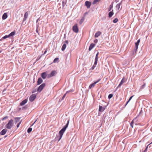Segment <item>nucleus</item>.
<instances>
[{
    "label": "nucleus",
    "mask_w": 152,
    "mask_h": 152,
    "mask_svg": "<svg viewBox=\"0 0 152 152\" xmlns=\"http://www.w3.org/2000/svg\"><path fill=\"white\" fill-rule=\"evenodd\" d=\"M69 120L67 121V124L64 126L63 128H62L59 132V136H56L55 138L56 140H58L59 141L61 138L64 133L66 130V128L68 127Z\"/></svg>",
    "instance_id": "f257e3e1"
},
{
    "label": "nucleus",
    "mask_w": 152,
    "mask_h": 152,
    "mask_svg": "<svg viewBox=\"0 0 152 152\" xmlns=\"http://www.w3.org/2000/svg\"><path fill=\"white\" fill-rule=\"evenodd\" d=\"M13 120L11 119L10 120L8 123L6 125V127L8 129H10L12 126Z\"/></svg>",
    "instance_id": "f03ea898"
},
{
    "label": "nucleus",
    "mask_w": 152,
    "mask_h": 152,
    "mask_svg": "<svg viewBox=\"0 0 152 152\" xmlns=\"http://www.w3.org/2000/svg\"><path fill=\"white\" fill-rule=\"evenodd\" d=\"M57 72L56 71H53L51 72L50 74L47 75V77L50 78L51 77L54 76L57 74Z\"/></svg>",
    "instance_id": "7ed1b4c3"
},
{
    "label": "nucleus",
    "mask_w": 152,
    "mask_h": 152,
    "mask_svg": "<svg viewBox=\"0 0 152 152\" xmlns=\"http://www.w3.org/2000/svg\"><path fill=\"white\" fill-rule=\"evenodd\" d=\"M45 85V83H43L42 85H40L38 88L37 91L39 92H40L43 89Z\"/></svg>",
    "instance_id": "20e7f679"
},
{
    "label": "nucleus",
    "mask_w": 152,
    "mask_h": 152,
    "mask_svg": "<svg viewBox=\"0 0 152 152\" xmlns=\"http://www.w3.org/2000/svg\"><path fill=\"white\" fill-rule=\"evenodd\" d=\"M72 29L73 31L76 33H77L79 31V28L77 26V24H75L72 27Z\"/></svg>",
    "instance_id": "39448f33"
},
{
    "label": "nucleus",
    "mask_w": 152,
    "mask_h": 152,
    "mask_svg": "<svg viewBox=\"0 0 152 152\" xmlns=\"http://www.w3.org/2000/svg\"><path fill=\"white\" fill-rule=\"evenodd\" d=\"M36 97V95L35 94H33L30 96L29 98V100L31 102H33L34 100Z\"/></svg>",
    "instance_id": "423d86ee"
},
{
    "label": "nucleus",
    "mask_w": 152,
    "mask_h": 152,
    "mask_svg": "<svg viewBox=\"0 0 152 152\" xmlns=\"http://www.w3.org/2000/svg\"><path fill=\"white\" fill-rule=\"evenodd\" d=\"M139 43H137V42L135 43V47L134 49L132 51V55H133L134 53H135L138 48V46L139 45Z\"/></svg>",
    "instance_id": "0eeeda50"
},
{
    "label": "nucleus",
    "mask_w": 152,
    "mask_h": 152,
    "mask_svg": "<svg viewBox=\"0 0 152 152\" xmlns=\"http://www.w3.org/2000/svg\"><path fill=\"white\" fill-rule=\"evenodd\" d=\"M100 79H99L98 80V81H96V82H95L94 83L91 84L89 86V89H91V88H92V87H94V86L97 83H98L100 80Z\"/></svg>",
    "instance_id": "6e6552de"
},
{
    "label": "nucleus",
    "mask_w": 152,
    "mask_h": 152,
    "mask_svg": "<svg viewBox=\"0 0 152 152\" xmlns=\"http://www.w3.org/2000/svg\"><path fill=\"white\" fill-rule=\"evenodd\" d=\"M85 4L88 8H89L91 5V3L89 1H86Z\"/></svg>",
    "instance_id": "1a4fd4ad"
},
{
    "label": "nucleus",
    "mask_w": 152,
    "mask_h": 152,
    "mask_svg": "<svg viewBox=\"0 0 152 152\" xmlns=\"http://www.w3.org/2000/svg\"><path fill=\"white\" fill-rule=\"evenodd\" d=\"M47 72H45L42 73L41 76L43 79H45L47 77Z\"/></svg>",
    "instance_id": "9d476101"
},
{
    "label": "nucleus",
    "mask_w": 152,
    "mask_h": 152,
    "mask_svg": "<svg viewBox=\"0 0 152 152\" xmlns=\"http://www.w3.org/2000/svg\"><path fill=\"white\" fill-rule=\"evenodd\" d=\"M7 131V130L6 129H3L0 132V134L1 135H4Z\"/></svg>",
    "instance_id": "9b49d317"
},
{
    "label": "nucleus",
    "mask_w": 152,
    "mask_h": 152,
    "mask_svg": "<svg viewBox=\"0 0 152 152\" xmlns=\"http://www.w3.org/2000/svg\"><path fill=\"white\" fill-rule=\"evenodd\" d=\"M28 101V100L27 99H26L23 100L22 102L20 103V105L23 106Z\"/></svg>",
    "instance_id": "f8f14e48"
},
{
    "label": "nucleus",
    "mask_w": 152,
    "mask_h": 152,
    "mask_svg": "<svg viewBox=\"0 0 152 152\" xmlns=\"http://www.w3.org/2000/svg\"><path fill=\"white\" fill-rule=\"evenodd\" d=\"M105 107H102V106H99V111L100 112H103L105 109Z\"/></svg>",
    "instance_id": "ddd939ff"
},
{
    "label": "nucleus",
    "mask_w": 152,
    "mask_h": 152,
    "mask_svg": "<svg viewBox=\"0 0 152 152\" xmlns=\"http://www.w3.org/2000/svg\"><path fill=\"white\" fill-rule=\"evenodd\" d=\"M43 80L42 78L40 77L38 79L37 83V85H39L41 84Z\"/></svg>",
    "instance_id": "4468645a"
},
{
    "label": "nucleus",
    "mask_w": 152,
    "mask_h": 152,
    "mask_svg": "<svg viewBox=\"0 0 152 152\" xmlns=\"http://www.w3.org/2000/svg\"><path fill=\"white\" fill-rule=\"evenodd\" d=\"M7 17V13H4L2 16V19L3 20H5L6 19Z\"/></svg>",
    "instance_id": "2eb2a0df"
},
{
    "label": "nucleus",
    "mask_w": 152,
    "mask_h": 152,
    "mask_svg": "<svg viewBox=\"0 0 152 152\" xmlns=\"http://www.w3.org/2000/svg\"><path fill=\"white\" fill-rule=\"evenodd\" d=\"M28 16V12H25V14L24 16V18L23 19V21L25 20H26V18H27Z\"/></svg>",
    "instance_id": "dca6fc26"
},
{
    "label": "nucleus",
    "mask_w": 152,
    "mask_h": 152,
    "mask_svg": "<svg viewBox=\"0 0 152 152\" xmlns=\"http://www.w3.org/2000/svg\"><path fill=\"white\" fill-rule=\"evenodd\" d=\"M101 34V32L100 31H98L95 34V37H99V35H100V34Z\"/></svg>",
    "instance_id": "f3484780"
},
{
    "label": "nucleus",
    "mask_w": 152,
    "mask_h": 152,
    "mask_svg": "<svg viewBox=\"0 0 152 152\" xmlns=\"http://www.w3.org/2000/svg\"><path fill=\"white\" fill-rule=\"evenodd\" d=\"M95 45L94 44H93V43L91 44L89 46V51L91 50L93 48L94 46Z\"/></svg>",
    "instance_id": "a211bd4d"
},
{
    "label": "nucleus",
    "mask_w": 152,
    "mask_h": 152,
    "mask_svg": "<svg viewBox=\"0 0 152 152\" xmlns=\"http://www.w3.org/2000/svg\"><path fill=\"white\" fill-rule=\"evenodd\" d=\"M84 16H83L82 18L80 19V21L79 22V24L81 25L82 23L83 22L84 19H85Z\"/></svg>",
    "instance_id": "6ab92c4d"
},
{
    "label": "nucleus",
    "mask_w": 152,
    "mask_h": 152,
    "mask_svg": "<svg viewBox=\"0 0 152 152\" xmlns=\"http://www.w3.org/2000/svg\"><path fill=\"white\" fill-rule=\"evenodd\" d=\"M113 10L112 11L109 12L108 14V16L109 18H111L112 16L113 15L114 13L113 12Z\"/></svg>",
    "instance_id": "aec40b11"
},
{
    "label": "nucleus",
    "mask_w": 152,
    "mask_h": 152,
    "mask_svg": "<svg viewBox=\"0 0 152 152\" xmlns=\"http://www.w3.org/2000/svg\"><path fill=\"white\" fill-rule=\"evenodd\" d=\"M121 2L119 3V4H118L115 6L116 8L118 10L119 9V8H120V6L121 4Z\"/></svg>",
    "instance_id": "412c9836"
},
{
    "label": "nucleus",
    "mask_w": 152,
    "mask_h": 152,
    "mask_svg": "<svg viewBox=\"0 0 152 152\" xmlns=\"http://www.w3.org/2000/svg\"><path fill=\"white\" fill-rule=\"evenodd\" d=\"M125 80L124 79V78H123L121 80L118 87L120 86L122 84H123L125 82Z\"/></svg>",
    "instance_id": "4be33fe9"
},
{
    "label": "nucleus",
    "mask_w": 152,
    "mask_h": 152,
    "mask_svg": "<svg viewBox=\"0 0 152 152\" xmlns=\"http://www.w3.org/2000/svg\"><path fill=\"white\" fill-rule=\"evenodd\" d=\"M66 44H63V45L62 46L61 50L62 51H64L65 49L66 48Z\"/></svg>",
    "instance_id": "5701e85b"
},
{
    "label": "nucleus",
    "mask_w": 152,
    "mask_h": 152,
    "mask_svg": "<svg viewBox=\"0 0 152 152\" xmlns=\"http://www.w3.org/2000/svg\"><path fill=\"white\" fill-rule=\"evenodd\" d=\"M15 31H13L12 32H11V33H10L9 34V36H10V37L14 35L15 34Z\"/></svg>",
    "instance_id": "b1692460"
},
{
    "label": "nucleus",
    "mask_w": 152,
    "mask_h": 152,
    "mask_svg": "<svg viewBox=\"0 0 152 152\" xmlns=\"http://www.w3.org/2000/svg\"><path fill=\"white\" fill-rule=\"evenodd\" d=\"M100 0H94L93 2V4H95L97 2L100 1Z\"/></svg>",
    "instance_id": "393cba45"
},
{
    "label": "nucleus",
    "mask_w": 152,
    "mask_h": 152,
    "mask_svg": "<svg viewBox=\"0 0 152 152\" xmlns=\"http://www.w3.org/2000/svg\"><path fill=\"white\" fill-rule=\"evenodd\" d=\"M20 119V118H15V120L16 123H17L19 121Z\"/></svg>",
    "instance_id": "a878e982"
},
{
    "label": "nucleus",
    "mask_w": 152,
    "mask_h": 152,
    "mask_svg": "<svg viewBox=\"0 0 152 152\" xmlns=\"http://www.w3.org/2000/svg\"><path fill=\"white\" fill-rule=\"evenodd\" d=\"M70 91H67L66 92V93L65 94H64V95H63V97H62V100H63V99H64V98H65V96H66V94L67 93H68V92H69Z\"/></svg>",
    "instance_id": "bb28decb"
},
{
    "label": "nucleus",
    "mask_w": 152,
    "mask_h": 152,
    "mask_svg": "<svg viewBox=\"0 0 152 152\" xmlns=\"http://www.w3.org/2000/svg\"><path fill=\"white\" fill-rule=\"evenodd\" d=\"M32 128H29L28 129V130H27V132L28 133H30V132H31V131H32Z\"/></svg>",
    "instance_id": "cd10ccee"
},
{
    "label": "nucleus",
    "mask_w": 152,
    "mask_h": 152,
    "mask_svg": "<svg viewBox=\"0 0 152 152\" xmlns=\"http://www.w3.org/2000/svg\"><path fill=\"white\" fill-rule=\"evenodd\" d=\"M134 96H131L130 98H129L128 101L127 102H126V105L129 102V101L131 100V99H132V98Z\"/></svg>",
    "instance_id": "c85d7f7f"
},
{
    "label": "nucleus",
    "mask_w": 152,
    "mask_h": 152,
    "mask_svg": "<svg viewBox=\"0 0 152 152\" xmlns=\"http://www.w3.org/2000/svg\"><path fill=\"white\" fill-rule=\"evenodd\" d=\"M118 19L117 18H116L113 20V22L114 23H116L118 22Z\"/></svg>",
    "instance_id": "c756f323"
},
{
    "label": "nucleus",
    "mask_w": 152,
    "mask_h": 152,
    "mask_svg": "<svg viewBox=\"0 0 152 152\" xmlns=\"http://www.w3.org/2000/svg\"><path fill=\"white\" fill-rule=\"evenodd\" d=\"M113 8V4H111L110 6V8L108 10V11H110L111 10V9Z\"/></svg>",
    "instance_id": "7c9ffc66"
},
{
    "label": "nucleus",
    "mask_w": 152,
    "mask_h": 152,
    "mask_svg": "<svg viewBox=\"0 0 152 152\" xmlns=\"http://www.w3.org/2000/svg\"><path fill=\"white\" fill-rule=\"evenodd\" d=\"M113 94H110L108 96V98L109 99H110L113 96Z\"/></svg>",
    "instance_id": "2f4dec72"
},
{
    "label": "nucleus",
    "mask_w": 152,
    "mask_h": 152,
    "mask_svg": "<svg viewBox=\"0 0 152 152\" xmlns=\"http://www.w3.org/2000/svg\"><path fill=\"white\" fill-rule=\"evenodd\" d=\"M134 120H133L132 122H131V123H130V125L132 127V128H133V124L134 123Z\"/></svg>",
    "instance_id": "473e14b6"
},
{
    "label": "nucleus",
    "mask_w": 152,
    "mask_h": 152,
    "mask_svg": "<svg viewBox=\"0 0 152 152\" xmlns=\"http://www.w3.org/2000/svg\"><path fill=\"white\" fill-rule=\"evenodd\" d=\"M10 36H9V35H5V36H4L3 37V38L4 39H5L7 38H8Z\"/></svg>",
    "instance_id": "72a5a7b5"
},
{
    "label": "nucleus",
    "mask_w": 152,
    "mask_h": 152,
    "mask_svg": "<svg viewBox=\"0 0 152 152\" xmlns=\"http://www.w3.org/2000/svg\"><path fill=\"white\" fill-rule=\"evenodd\" d=\"M58 59V58H55L54 61H53V62H54L55 63V62H56L57 61Z\"/></svg>",
    "instance_id": "f704fd0d"
},
{
    "label": "nucleus",
    "mask_w": 152,
    "mask_h": 152,
    "mask_svg": "<svg viewBox=\"0 0 152 152\" xmlns=\"http://www.w3.org/2000/svg\"><path fill=\"white\" fill-rule=\"evenodd\" d=\"M152 143V142L151 143H150L149 144L148 146H147V147H146V148L145 149V150H144V152H145V151H146L147 150V149L148 148V146L149 145H150Z\"/></svg>",
    "instance_id": "c9c22d12"
},
{
    "label": "nucleus",
    "mask_w": 152,
    "mask_h": 152,
    "mask_svg": "<svg viewBox=\"0 0 152 152\" xmlns=\"http://www.w3.org/2000/svg\"><path fill=\"white\" fill-rule=\"evenodd\" d=\"M99 52L97 53L96 55L95 59H97L98 60V56L99 54Z\"/></svg>",
    "instance_id": "e433bc0d"
},
{
    "label": "nucleus",
    "mask_w": 152,
    "mask_h": 152,
    "mask_svg": "<svg viewBox=\"0 0 152 152\" xmlns=\"http://www.w3.org/2000/svg\"><path fill=\"white\" fill-rule=\"evenodd\" d=\"M95 62L94 63V65H96L97 63L98 60L97 59H95Z\"/></svg>",
    "instance_id": "4c0bfd02"
},
{
    "label": "nucleus",
    "mask_w": 152,
    "mask_h": 152,
    "mask_svg": "<svg viewBox=\"0 0 152 152\" xmlns=\"http://www.w3.org/2000/svg\"><path fill=\"white\" fill-rule=\"evenodd\" d=\"M145 85V83H144V84H143V85L142 86L141 88L142 89L143 88H144Z\"/></svg>",
    "instance_id": "58836bf2"
},
{
    "label": "nucleus",
    "mask_w": 152,
    "mask_h": 152,
    "mask_svg": "<svg viewBox=\"0 0 152 152\" xmlns=\"http://www.w3.org/2000/svg\"><path fill=\"white\" fill-rule=\"evenodd\" d=\"M66 3V2L65 1V2L64 1H62V4H63V6L64 7V4H65Z\"/></svg>",
    "instance_id": "ea45409f"
},
{
    "label": "nucleus",
    "mask_w": 152,
    "mask_h": 152,
    "mask_svg": "<svg viewBox=\"0 0 152 152\" xmlns=\"http://www.w3.org/2000/svg\"><path fill=\"white\" fill-rule=\"evenodd\" d=\"M7 118H8V117H7V116H6V117H4V118H3L2 119V120H5V119H7Z\"/></svg>",
    "instance_id": "a19ab883"
},
{
    "label": "nucleus",
    "mask_w": 152,
    "mask_h": 152,
    "mask_svg": "<svg viewBox=\"0 0 152 152\" xmlns=\"http://www.w3.org/2000/svg\"><path fill=\"white\" fill-rule=\"evenodd\" d=\"M88 13L87 12H86L85 13V14H84L83 16H84V18H85V17L86 15L88 14Z\"/></svg>",
    "instance_id": "79ce46f5"
},
{
    "label": "nucleus",
    "mask_w": 152,
    "mask_h": 152,
    "mask_svg": "<svg viewBox=\"0 0 152 152\" xmlns=\"http://www.w3.org/2000/svg\"><path fill=\"white\" fill-rule=\"evenodd\" d=\"M21 123V122H20L17 125V128L20 125Z\"/></svg>",
    "instance_id": "37998d69"
},
{
    "label": "nucleus",
    "mask_w": 152,
    "mask_h": 152,
    "mask_svg": "<svg viewBox=\"0 0 152 152\" xmlns=\"http://www.w3.org/2000/svg\"><path fill=\"white\" fill-rule=\"evenodd\" d=\"M95 67H96V66L94 65L93 66L91 67V69H94Z\"/></svg>",
    "instance_id": "c03bdc74"
},
{
    "label": "nucleus",
    "mask_w": 152,
    "mask_h": 152,
    "mask_svg": "<svg viewBox=\"0 0 152 152\" xmlns=\"http://www.w3.org/2000/svg\"><path fill=\"white\" fill-rule=\"evenodd\" d=\"M140 39H139V40H138L137 42V43H138L139 44V43H140Z\"/></svg>",
    "instance_id": "a18cd8bd"
},
{
    "label": "nucleus",
    "mask_w": 152,
    "mask_h": 152,
    "mask_svg": "<svg viewBox=\"0 0 152 152\" xmlns=\"http://www.w3.org/2000/svg\"><path fill=\"white\" fill-rule=\"evenodd\" d=\"M38 26H37V28L36 30V31L37 33H38Z\"/></svg>",
    "instance_id": "49530a36"
},
{
    "label": "nucleus",
    "mask_w": 152,
    "mask_h": 152,
    "mask_svg": "<svg viewBox=\"0 0 152 152\" xmlns=\"http://www.w3.org/2000/svg\"><path fill=\"white\" fill-rule=\"evenodd\" d=\"M36 91V89H35V90H34L33 91H32V93H34Z\"/></svg>",
    "instance_id": "de8ad7c7"
},
{
    "label": "nucleus",
    "mask_w": 152,
    "mask_h": 152,
    "mask_svg": "<svg viewBox=\"0 0 152 152\" xmlns=\"http://www.w3.org/2000/svg\"><path fill=\"white\" fill-rule=\"evenodd\" d=\"M97 42V39H96L94 41V42H95V43H96Z\"/></svg>",
    "instance_id": "09e8293b"
},
{
    "label": "nucleus",
    "mask_w": 152,
    "mask_h": 152,
    "mask_svg": "<svg viewBox=\"0 0 152 152\" xmlns=\"http://www.w3.org/2000/svg\"><path fill=\"white\" fill-rule=\"evenodd\" d=\"M6 88H4V90H3V92H4V91H5L6 90Z\"/></svg>",
    "instance_id": "8fccbe9b"
},
{
    "label": "nucleus",
    "mask_w": 152,
    "mask_h": 152,
    "mask_svg": "<svg viewBox=\"0 0 152 152\" xmlns=\"http://www.w3.org/2000/svg\"><path fill=\"white\" fill-rule=\"evenodd\" d=\"M47 52V50H45V52H44V54H45V53H46Z\"/></svg>",
    "instance_id": "3c124183"
},
{
    "label": "nucleus",
    "mask_w": 152,
    "mask_h": 152,
    "mask_svg": "<svg viewBox=\"0 0 152 152\" xmlns=\"http://www.w3.org/2000/svg\"><path fill=\"white\" fill-rule=\"evenodd\" d=\"M27 108V107H26V106H25V107H24L23 108H25V109H26Z\"/></svg>",
    "instance_id": "603ef678"
},
{
    "label": "nucleus",
    "mask_w": 152,
    "mask_h": 152,
    "mask_svg": "<svg viewBox=\"0 0 152 152\" xmlns=\"http://www.w3.org/2000/svg\"><path fill=\"white\" fill-rule=\"evenodd\" d=\"M65 42L66 43V44H68V42L67 40H66L65 41Z\"/></svg>",
    "instance_id": "864d4df0"
},
{
    "label": "nucleus",
    "mask_w": 152,
    "mask_h": 152,
    "mask_svg": "<svg viewBox=\"0 0 152 152\" xmlns=\"http://www.w3.org/2000/svg\"><path fill=\"white\" fill-rule=\"evenodd\" d=\"M37 119H36L35 121H34V123L32 124V125H34V124L35 123V122H36V121H37Z\"/></svg>",
    "instance_id": "5fc2aeb1"
},
{
    "label": "nucleus",
    "mask_w": 152,
    "mask_h": 152,
    "mask_svg": "<svg viewBox=\"0 0 152 152\" xmlns=\"http://www.w3.org/2000/svg\"><path fill=\"white\" fill-rule=\"evenodd\" d=\"M39 18L38 19H37V21H36V23H37L38 22V20H39Z\"/></svg>",
    "instance_id": "6e6d98bb"
},
{
    "label": "nucleus",
    "mask_w": 152,
    "mask_h": 152,
    "mask_svg": "<svg viewBox=\"0 0 152 152\" xmlns=\"http://www.w3.org/2000/svg\"><path fill=\"white\" fill-rule=\"evenodd\" d=\"M7 136V135H6V136H4V137H6Z\"/></svg>",
    "instance_id": "4d7b16f0"
},
{
    "label": "nucleus",
    "mask_w": 152,
    "mask_h": 152,
    "mask_svg": "<svg viewBox=\"0 0 152 152\" xmlns=\"http://www.w3.org/2000/svg\"><path fill=\"white\" fill-rule=\"evenodd\" d=\"M1 52V50H0V53Z\"/></svg>",
    "instance_id": "13d9d810"
},
{
    "label": "nucleus",
    "mask_w": 152,
    "mask_h": 152,
    "mask_svg": "<svg viewBox=\"0 0 152 152\" xmlns=\"http://www.w3.org/2000/svg\"><path fill=\"white\" fill-rule=\"evenodd\" d=\"M150 147H151V146H149V148H150Z\"/></svg>",
    "instance_id": "bf43d9fd"
}]
</instances>
